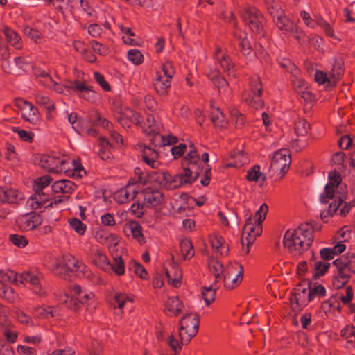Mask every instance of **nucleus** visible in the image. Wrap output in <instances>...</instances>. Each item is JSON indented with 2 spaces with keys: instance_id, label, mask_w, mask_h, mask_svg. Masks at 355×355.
Instances as JSON below:
<instances>
[{
  "instance_id": "nucleus-1",
  "label": "nucleus",
  "mask_w": 355,
  "mask_h": 355,
  "mask_svg": "<svg viewBox=\"0 0 355 355\" xmlns=\"http://www.w3.org/2000/svg\"><path fill=\"white\" fill-rule=\"evenodd\" d=\"M182 165L183 173L174 176L171 175V178H168V190L177 189L185 184H191L200 176L202 168L199 155L193 144H190L189 150L184 157Z\"/></svg>"
},
{
  "instance_id": "nucleus-2",
  "label": "nucleus",
  "mask_w": 355,
  "mask_h": 355,
  "mask_svg": "<svg viewBox=\"0 0 355 355\" xmlns=\"http://www.w3.org/2000/svg\"><path fill=\"white\" fill-rule=\"evenodd\" d=\"M40 164L42 168L49 172L66 173L73 167V175L82 178L86 172L82 165L74 159H70L68 155L52 153L51 154H43L40 156Z\"/></svg>"
},
{
  "instance_id": "nucleus-3",
  "label": "nucleus",
  "mask_w": 355,
  "mask_h": 355,
  "mask_svg": "<svg viewBox=\"0 0 355 355\" xmlns=\"http://www.w3.org/2000/svg\"><path fill=\"white\" fill-rule=\"evenodd\" d=\"M70 294L71 296H66L64 303L71 309H79L80 304L87 307L95 305V295L88 291L82 290L79 285H73L71 288Z\"/></svg>"
},
{
  "instance_id": "nucleus-4",
  "label": "nucleus",
  "mask_w": 355,
  "mask_h": 355,
  "mask_svg": "<svg viewBox=\"0 0 355 355\" xmlns=\"http://www.w3.org/2000/svg\"><path fill=\"white\" fill-rule=\"evenodd\" d=\"M291 163V153L283 148L275 151L272 157L269 171L272 176L282 179L288 172Z\"/></svg>"
},
{
  "instance_id": "nucleus-5",
  "label": "nucleus",
  "mask_w": 355,
  "mask_h": 355,
  "mask_svg": "<svg viewBox=\"0 0 355 355\" xmlns=\"http://www.w3.org/2000/svg\"><path fill=\"white\" fill-rule=\"evenodd\" d=\"M199 317L196 313L184 315L180 322L179 337L182 344L188 345L199 329Z\"/></svg>"
},
{
  "instance_id": "nucleus-6",
  "label": "nucleus",
  "mask_w": 355,
  "mask_h": 355,
  "mask_svg": "<svg viewBox=\"0 0 355 355\" xmlns=\"http://www.w3.org/2000/svg\"><path fill=\"white\" fill-rule=\"evenodd\" d=\"M55 270L58 275L64 272L76 273L78 275L86 273L87 266L71 254H64L55 261Z\"/></svg>"
},
{
  "instance_id": "nucleus-7",
  "label": "nucleus",
  "mask_w": 355,
  "mask_h": 355,
  "mask_svg": "<svg viewBox=\"0 0 355 355\" xmlns=\"http://www.w3.org/2000/svg\"><path fill=\"white\" fill-rule=\"evenodd\" d=\"M261 223L256 222V220H253L252 217L247 219L243 229L241 240L242 250L245 254L249 253L250 246L254 242L256 238L261 234Z\"/></svg>"
},
{
  "instance_id": "nucleus-8",
  "label": "nucleus",
  "mask_w": 355,
  "mask_h": 355,
  "mask_svg": "<svg viewBox=\"0 0 355 355\" xmlns=\"http://www.w3.org/2000/svg\"><path fill=\"white\" fill-rule=\"evenodd\" d=\"M62 202L60 196L52 198L51 194L46 193L44 191H35L26 201V207L32 209H45L53 207Z\"/></svg>"
},
{
  "instance_id": "nucleus-9",
  "label": "nucleus",
  "mask_w": 355,
  "mask_h": 355,
  "mask_svg": "<svg viewBox=\"0 0 355 355\" xmlns=\"http://www.w3.org/2000/svg\"><path fill=\"white\" fill-rule=\"evenodd\" d=\"M15 105L24 121L31 125H37L41 121V116L38 109L31 102L23 98H17Z\"/></svg>"
},
{
  "instance_id": "nucleus-10",
  "label": "nucleus",
  "mask_w": 355,
  "mask_h": 355,
  "mask_svg": "<svg viewBox=\"0 0 355 355\" xmlns=\"http://www.w3.org/2000/svg\"><path fill=\"white\" fill-rule=\"evenodd\" d=\"M262 84L260 77L254 75L250 81V90L248 92L245 100L255 109H261L263 107V101L261 99Z\"/></svg>"
},
{
  "instance_id": "nucleus-11",
  "label": "nucleus",
  "mask_w": 355,
  "mask_h": 355,
  "mask_svg": "<svg viewBox=\"0 0 355 355\" xmlns=\"http://www.w3.org/2000/svg\"><path fill=\"white\" fill-rule=\"evenodd\" d=\"M242 18L252 32L258 35L263 34V17L262 13L256 8L249 6L245 8L242 13Z\"/></svg>"
},
{
  "instance_id": "nucleus-12",
  "label": "nucleus",
  "mask_w": 355,
  "mask_h": 355,
  "mask_svg": "<svg viewBox=\"0 0 355 355\" xmlns=\"http://www.w3.org/2000/svg\"><path fill=\"white\" fill-rule=\"evenodd\" d=\"M114 118L124 128H130L132 124L141 125L142 116L129 107L121 108L114 113Z\"/></svg>"
},
{
  "instance_id": "nucleus-13",
  "label": "nucleus",
  "mask_w": 355,
  "mask_h": 355,
  "mask_svg": "<svg viewBox=\"0 0 355 355\" xmlns=\"http://www.w3.org/2000/svg\"><path fill=\"white\" fill-rule=\"evenodd\" d=\"M291 306L295 311H300L311 301L309 287L298 286L290 297Z\"/></svg>"
},
{
  "instance_id": "nucleus-14",
  "label": "nucleus",
  "mask_w": 355,
  "mask_h": 355,
  "mask_svg": "<svg viewBox=\"0 0 355 355\" xmlns=\"http://www.w3.org/2000/svg\"><path fill=\"white\" fill-rule=\"evenodd\" d=\"M301 233L293 230H287L284 237V245L294 256L302 254L305 250L300 245L299 236Z\"/></svg>"
},
{
  "instance_id": "nucleus-15",
  "label": "nucleus",
  "mask_w": 355,
  "mask_h": 355,
  "mask_svg": "<svg viewBox=\"0 0 355 355\" xmlns=\"http://www.w3.org/2000/svg\"><path fill=\"white\" fill-rule=\"evenodd\" d=\"M73 92L91 103H95L99 98L98 94L94 91L93 86L88 85L84 79L75 80Z\"/></svg>"
},
{
  "instance_id": "nucleus-16",
  "label": "nucleus",
  "mask_w": 355,
  "mask_h": 355,
  "mask_svg": "<svg viewBox=\"0 0 355 355\" xmlns=\"http://www.w3.org/2000/svg\"><path fill=\"white\" fill-rule=\"evenodd\" d=\"M42 220L40 214L31 212L19 216L17 219V223L21 230L30 231L40 225Z\"/></svg>"
},
{
  "instance_id": "nucleus-17",
  "label": "nucleus",
  "mask_w": 355,
  "mask_h": 355,
  "mask_svg": "<svg viewBox=\"0 0 355 355\" xmlns=\"http://www.w3.org/2000/svg\"><path fill=\"white\" fill-rule=\"evenodd\" d=\"M329 182L326 184L324 191L321 193L320 200L322 203H327L329 200L332 199L334 196V189L341 182L340 174L336 171H331L329 173Z\"/></svg>"
},
{
  "instance_id": "nucleus-18",
  "label": "nucleus",
  "mask_w": 355,
  "mask_h": 355,
  "mask_svg": "<svg viewBox=\"0 0 355 355\" xmlns=\"http://www.w3.org/2000/svg\"><path fill=\"white\" fill-rule=\"evenodd\" d=\"M332 264L336 269L351 276L355 274V254L354 253H347L344 256L339 257L332 262Z\"/></svg>"
},
{
  "instance_id": "nucleus-19",
  "label": "nucleus",
  "mask_w": 355,
  "mask_h": 355,
  "mask_svg": "<svg viewBox=\"0 0 355 355\" xmlns=\"http://www.w3.org/2000/svg\"><path fill=\"white\" fill-rule=\"evenodd\" d=\"M110 305L114 309H119L121 312L126 304H132L133 298L125 292L117 290L112 291L107 297Z\"/></svg>"
},
{
  "instance_id": "nucleus-20",
  "label": "nucleus",
  "mask_w": 355,
  "mask_h": 355,
  "mask_svg": "<svg viewBox=\"0 0 355 355\" xmlns=\"http://www.w3.org/2000/svg\"><path fill=\"white\" fill-rule=\"evenodd\" d=\"M296 232H300L302 235L299 236L300 245L304 247L306 250L311 246L314 239V227L311 223L306 222L302 223L295 229Z\"/></svg>"
},
{
  "instance_id": "nucleus-21",
  "label": "nucleus",
  "mask_w": 355,
  "mask_h": 355,
  "mask_svg": "<svg viewBox=\"0 0 355 355\" xmlns=\"http://www.w3.org/2000/svg\"><path fill=\"white\" fill-rule=\"evenodd\" d=\"M138 193L137 187L135 183H129L125 187L118 190L114 196V200L123 204L134 200Z\"/></svg>"
},
{
  "instance_id": "nucleus-22",
  "label": "nucleus",
  "mask_w": 355,
  "mask_h": 355,
  "mask_svg": "<svg viewBox=\"0 0 355 355\" xmlns=\"http://www.w3.org/2000/svg\"><path fill=\"white\" fill-rule=\"evenodd\" d=\"M143 203L146 207H155L164 200L163 193L156 189L146 188L143 191Z\"/></svg>"
},
{
  "instance_id": "nucleus-23",
  "label": "nucleus",
  "mask_w": 355,
  "mask_h": 355,
  "mask_svg": "<svg viewBox=\"0 0 355 355\" xmlns=\"http://www.w3.org/2000/svg\"><path fill=\"white\" fill-rule=\"evenodd\" d=\"M213 58L224 71H229L234 67V63L227 55V51L223 50L218 45H215Z\"/></svg>"
},
{
  "instance_id": "nucleus-24",
  "label": "nucleus",
  "mask_w": 355,
  "mask_h": 355,
  "mask_svg": "<svg viewBox=\"0 0 355 355\" xmlns=\"http://www.w3.org/2000/svg\"><path fill=\"white\" fill-rule=\"evenodd\" d=\"M354 206H355V199L347 204L346 202L343 203V200L339 197L338 200H336L329 205L328 213L330 215L336 214L342 216H345Z\"/></svg>"
},
{
  "instance_id": "nucleus-25",
  "label": "nucleus",
  "mask_w": 355,
  "mask_h": 355,
  "mask_svg": "<svg viewBox=\"0 0 355 355\" xmlns=\"http://www.w3.org/2000/svg\"><path fill=\"white\" fill-rule=\"evenodd\" d=\"M141 157L142 161L152 168H157L160 165L159 153L150 147L144 146L142 148Z\"/></svg>"
},
{
  "instance_id": "nucleus-26",
  "label": "nucleus",
  "mask_w": 355,
  "mask_h": 355,
  "mask_svg": "<svg viewBox=\"0 0 355 355\" xmlns=\"http://www.w3.org/2000/svg\"><path fill=\"white\" fill-rule=\"evenodd\" d=\"M91 260L92 263L98 268L107 272H110V262L105 254L99 249H94L92 250Z\"/></svg>"
},
{
  "instance_id": "nucleus-27",
  "label": "nucleus",
  "mask_w": 355,
  "mask_h": 355,
  "mask_svg": "<svg viewBox=\"0 0 355 355\" xmlns=\"http://www.w3.org/2000/svg\"><path fill=\"white\" fill-rule=\"evenodd\" d=\"M211 247L221 255H227L229 248L223 237L217 233L211 234L209 236Z\"/></svg>"
},
{
  "instance_id": "nucleus-28",
  "label": "nucleus",
  "mask_w": 355,
  "mask_h": 355,
  "mask_svg": "<svg viewBox=\"0 0 355 355\" xmlns=\"http://www.w3.org/2000/svg\"><path fill=\"white\" fill-rule=\"evenodd\" d=\"M209 118L216 128L223 130L227 128V121L219 107L211 105Z\"/></svg>"
},
{
  "instance_id": "nucleus-29",
  "label": "nucleus",
  "mask_w": 355,
  "mask_h": 355,
  "mask_svg": "<svg viewBox=\"0 0 355 355\" xmlns=\"http://www.w3.org/2000/svg\"><path fill=\"white\" fill-rule=\"evenodd\" d=\"M76 186L69 180H60L53 183L51 189L55 193H72Z\"/></svg>"
},
{
  "instance_id": "nucleus-30",
  "label": "nucleus",
  "mask_w": 355,
  "mask_h": 355,
  "mask_svg": "<svg viewBox=\"0 0 355 355\" xmlns=\"http://www.w3.org/2000/svg\"><path fill=\"white\" fill-rule=\"evenodd\" d=\"M171 78L162 76L161 73H157L154 83V87L157 93L160 96L167 95L171 87Z\"/></svg>"
},
{
  "instance_id": "nucleus-31",
  "label": "nucleus",
  "mask_w": 355,
  "mask_h": 355,
  "mask_svg": "<svg viewBox=\"0 0 355 355\" xmlns=\"http://www.w3.org/2000/svg\"><path fill=\"white\" fill-rule=\"evenodd\" d=\"M273 20L278 28L284 33H292L295 31L296 25L285 16L284 12Z\"/></svg>"
},
{
  "instance_id": "nucleus-32",
  "label": "nucleus",
  "mask_w": 355,
  "mask_h": 355,
  "mask_svg": "<svg viewBox=\"0 0 355 355\" xmlns=\"http://www.w3.org/2000/svg\"><path fill=\"white\" fill-rule=\"evenodd\" d=\"M42 279V275L36 271H26L19 275L18 282L21 284L29 283L33 286L40 283Z\"/></svg>"
},
{
  "instance_id": "nucleus-33",
  "label": "nucleus",
  "mask_w": 355,
  "mask_h": 355,
  "mask_svg": "<svg viewBox=\"0 0 355 355\" xmlns=\"http://www.w3.org/2000/svg\"><path fill=\"white\" fill-rule=\"evenodd\" d=\"M351 277L349 274L336 268L332 276V286L336 289H340L349 282Z\"/></svg>"
},
{
  "instance_id": "nucleus-34",
  "label": "nucleus",
  "mask_w": 355,
  "mask_h": 355,
  "mask_svg": "<svg viewBox=\"0 0 355 355\" xmlns=\"http://www.w3.org/2000/svg\"><path fill=\"white\" fill-rule=\"evenodd\" d=\"M165 274L168 278L169 284L173 285L174 287H178L180 285L182 271L178 266L172 265L170 269L166 268Z\"/></svg>"
},
{
  "instance_id": "nucleus-35",
  "label": "nucleus",
  "mask_w": 355,
  "mask_h": 355,
  "mask_svg": "<svg viewBox=\"0 0 355 355\" xmlns=\"http://www.w3.org/2000/svg\"><path fill=\"white\" fill-rule=\"evenodd\" d=\"M19 193L12 188L0 187V201L6 203H16L19 198Z\"/></svg>"
},
{
  "instance_id": "nucleus-36",
  "label": "nucleus",
  "mask_w": 355,
  "mask_h": 355,
  "mask_svg": "<svg viewBox=\"0 0 355 355\" xmlns=\"http://www.w3.org/2000/svg\"><path fill=\"white\" fill-rule=\"evenodd\" d=\"M3 33L7 42L16 49H20L22 47L21 38L16 31L6 27L3 28Z\"/></svg>"
},
{
  "instance_id": "nucleus-37",
  "label": "nucleus",
  "mask_w": 355,
  "mask_h": 355,
  "mask_svg": "<svg viewBox=\"0 0 355 355\" xmlns=\"http://www.w3.org/2000/svg\"><path fill=\"white\" fill-rule=\"evenodd\" d=\"M184 308V305L180 300L176 297H170L166 302V309L174 315L180 314Z\"/></svg>"
},
{
  "instance_id": "nucleus-38",
  "label": "nucleus",
  "mask_w": 355,
  "mask_h": 355,
  "mask_svg": "<svg viewBox=\"0 0 355 355\" xmlns=\"http://www.w3.org/2000/svg\"><path fill=\"white\" fill-rule=\"evenodd\" d=\"M0 297L10 303L15 302L19 299L18 294L14 291L13 288L2 282H0Z\"/></svg>"
},
{
  "instance_id": "nucleus-39",
  "label": "nucleus",
  "mask_w": 355,
  "mask_h": 355,
  "mask_svg": "<svg viewBox=\"0 0 355 355\" xmlns=\"http://www.w3.org/2000/svg\"><path fill=\"white\" fill-rule=\"evenodd\" d=\"M181 254L184 260L191 259L195 254L193 244L189 239H184L180 243Z\"/></svg>"
},
{
  "instance_id": "nucleus-40",
  "label": "nucleus",
  "mask_w": 355,
  "mask_h": 355,
  "mask_svg": "<svg viewBox=\"0 0 355 355\" xmlns=\"http://www.w3.org/2000/svg\"><path fill=\"white\" fill-rule=\"evenodd\" d=\"M236 39L240 51L245 58H248L251 55L252 46L246 35L241 34L238 37L236 36Z\"/></svg>"
},
{
  "instance_id": "nucleus-41",
  "label": "nucleus",
  "mask_w": 355,
  "mask_h": 355,
  "mask_svg": "<svg viewBox=\"0 0 355 355\" xmlns=\"http://www.w3.org/2000/svg\"><path fill=\"white\" fill-rule=\"evenodd\" d=\"M35 100L37 104L44 105L49 112H52L55 110V105L49 96L37 92L34 94Z\"/></svg>"
},
{
  "instance_id": "nucleus-42",
  "label": "nucleus",
  "mask_w": 355,
  "mask_h": 355,
  "mask_svg": "<svg viewBox=\"0 0 355 355\" xmlns=\"http://www.w3.org/2000/svg\"><path fill=\"white\" fill-rule=\"evenodd\" d=\"M126 230L129 231L132 237L141 243L144 240L141 226L136 221L130 222L126 225Z\"/></svg>"
},
{
  "instance_id": "nucleus-43",
  "label": "nucleus",
  "mask_w": 355,
  "mask_h": 355,
  "mask_svg": "<svg viewBox=\"0 0 355 355\" xmlns=\"http://www.w3.org/2000/svg\"><path fill=\"white\" fill-rule=\"evenodd\" d=\"M55 311L53 306H37L34 309L33 314L38 318L48 319L54 316Z\"/></svg>"
},
{
  "instance_id": "nucleus-44",
  "label": "nucleus",
  "mask_w": 355,
  "mask_h": 355,
  "mask_svg": "<svg viewBox=\"0 0 355 355\" xmlns=\"http://www.w3.org/2000/svg\"><path fill=\"white\" fill-rule=\"evenodd\" d=\"M243 274H236L223 277L224 286L227 289H234L237 287L243 280Z\"/></svg>"
},
{
  "instance_id": "nucleus-45",
  "label": "nucleus",
  "mask_w": 355,
  "mask_h": 355,
  "mask_svg": "<svg viewBox=\"0 0 355 355\" xmlns=\"http://www.w3.org/2000/svg\"><path fill=\"white\" fill-rule=\"evenodd\" d=\"M208 76L212 80L214 85L218 88L220 93L226 91L228 87V83L218 72H216L213 76L208 75Z\"/></svg>"
},
{
  "instance_id": "nucleus-46",
  "label": "nucleus",
  "mask_w": 355,
  "mask_h": 355,
  "mask_svg": "<svg viewBox=\"0 0 355 355\" xmlns=\"http://www.w3.org/2000/svg\"><path fill=\"white\" fill-rule=\"evenodd\" d=\"M331 266L330 263L322 261L321 260H315L313 262V268L314 270V276L321 277L323 276L329 269Z\"/></svg>"
},
{
  "instance_id": "nucleus-47",
  "label": "nucleus",
  "mask_w": 355,
  "mask_h": 355,
  "mask_svg": "<svg viewBox=\"0 0 355 355\" xmlns=\"http://www.w3.org/2000/svg\"><path fill=\"white\" fill-rule=\"evenodd\" d=\"M264 4L273 19L284 12L279 3L275 0H264Z\"/></svg>"
},
{
  "instance_id": "nucleus-48",
  "label": "nucleus",
  "mask_w": 355,
  "mask_h": 355,
  "mask_svg": "<svg viewBox=\"0 0 355 355\" xmlns=\"http://www.w3.org/2000/svg\"><path fill=\"white\" fill-rule=\"evenodd\" d=\"M295 132L299 136H306L310 130V124L304 119H298L295 123Z\"/></svg>"
},
{
  "instance_id": "nucleus-49",
  "label": "nucleus",
  "mask_w": 355,
  "mask_h": 355,
  "mask_svg": "<svg viewBox=\"0 0 355 355\" xmlns=\"http://www.w3.org/2000/svg\"><path fill=\"white\" fill-rule=\"evenodd\" d=\"M150 178L160 187L168 189V178H171V174L163 171L156 172Z\"/></svg>"
},
{
  "instance_id": "nucleus-50",
  "label": "nucleus",
  "mask_w": 355,
  "mask_h": 355,
  "mask_svg": "<svg viewBox=\"0 0 355 355\" xmlns=\"http://www.w3.org/2000/svg\"><path fill=\"white\" fill-rule=\"evenodd\" d=\"M110 272H114L116 275H123L125 272V266L122 258L119 256L114 257L113 263H110Z\"/></svg>"
},
{
  "instance_id": "nucleus-51",
  "label": "nucleus",
  "mask_w": 355,
  "mask_h": 355,
  "mask_svg": "<svg viewBox=\"0 0 355 355\" xmlns=\"http://www.w3.org/2000/svg\"><path fill=\"white\" fill-rule=\"evenodd\" d=\"M100 144L101 148L98 150V156L103 160L109 159L111 157V154L108 148H110L112 144H110L105 138H101Z\"/></svg>"
},
{
  "instance_id": "nucleus-52",
  "label": "nucleus",
  "mask_w": 355,
  "mask_h": 355,
  "mask_svg": "<svg viewBox=\"0 0 355 355\" xmlns=\"http://www.w3.org/2000/svg\"><path fill=\"white\" fill-rule=\"evenodd\" d=\"M236 274H243V266L236 262L231 263L224 268L223 276L227 277Z\"/></svg>"
},
{
  "instance_id": "nucleus-53",
  "label": "nucleus",
  "mask_w": 355,
  "mask_h": 355,
  "mask_svg": "<svg viewBox=\"0 0 355 355\" xmlns=\"http://www.w3.org/2000/svg\"><path fill=\"white\" fill-rule=\"evenodd\" d=\"M69 85H64L60 83H58L55 81V85H53L51 89L54 90L55 92L61 94H67L73 92V86L75 85V80L71 82H69Z\"/></svg>"
},
{
  "instance_id": "nucleus-54",
  "label": "nucleus",
  "mask_w": 355,
  "mask_h": 355,
  "mask_svg": "<svg viewBox=\"0 0 355 355\" xmlns=\"http://www.w3.org/2000/svg\"><path fill=\"white\" fill-rule=\"evenodd\" d=\"M12 131L17 133L19 138L24 142L31 143L33 141L35 134L31 131L22 130L18 127H13Z\"/></svg>"
},
{
  "instance_id": "nucleus-55",
  "label": "nucleus",
  "mask_w": 355,
  "mask_h": 355,
  "mask_svg": "<svg viewBox=\"0 0 355 355\" xmlns=\"http://www.w3.org/2000/svg\"><path fill=\"white\" fill-rule=\"evenodd\" d=\"M208 266L210 271L213 272L216 279L220 277V275H223L224 268L219 261L214 259H210Z\"/></svg>"
},
{
  "instance_id": "nucleus-56",
  "label": "nucleus",
  "mask_w": 355,
  "mask_h": 355,
  "mask_svg": "<svg viewBox=\"0 0 355 355\" xmlns=\"http://www.w3.org/2000/svg\"><path fill=\"white\" fill-rule=\"evenodd\" d=\"M127 56L128 60L135 65H139L144 61L143 54L138 49H130L128 51Z\"/></svg>"
},
{
  "instance_id": "nucleus-57",
  "label": "nucleus",
  "mask_w": 355,
  "mask_h": 355,
  "mask_svg": "<svg viewBox=\"0 0 355 355\" xmlns=\"http://www.w3.org/2000/svg\"><path fill=\"white\" fill-rule=\"evenodd\" d=\"M18 276L16 272L12 270L0 271V282L5 283H18Z\"/></svg>"
},
{
  "instance_id": "nucleus-58",
  "label": "nucleus",
  "mask_w": 355,
  "mask_h": 355,
  "mask_svg": "<svg viewBox=\"0 0 355 355\" xmlns=\"http://www.w3.org/2000/svg\"><path fill=\"white\" fill-rule=\"evenodd\" d=\"M202 297L207 306H209L215 300L216 290L211 286L205 287L201 292Z\"/></svg>"
},
{
  "instance_id": "nucleus-59",
  "label": "nucleus",
  "mask_w": 355,
  "mask_h": 355,
  "mask_svg": "<svg viewBox=\"0 0 355 355\" xmlns=\"http://www.w3.org/2000/svg\"><path fill=\"white\" fill-rule=\"evenodd\" d=\"M52 179L49 175H44L37 178L33 186L34 191H44L49 185Z\"/></svg>"
},
{
  "instance_id": "nucleus-60",
  "label": "nucleus",
  "mask_w": 355,
  "mask_h": 355,
  "mask_svg": "<svg viewBox=\"0 0 355 355\" xmlns=\"http://www.w3.org/2000/svg\"><path fill=\"white\" fill-rule=\"evenodd\" d=\"M90 119L94 124L101 125L104 128L110 129L111 123L105 118L102 117L98 112H94L90 114Z\"/></svg>"
},
{
  "instance_id": "nucleus-61",
  "label": "nucleus",
  "mask_w": 355,
  "mask_h": 355,
  "mask_svg": "<svg viewBox=\"0 0 355 355\" xmlns=\"http://www.w3.org/2000/svg\"><path fill=\"white\" fill-rule=\"evenodd\" d=\"M70 227L76 231L79 235H83L85 233L87 226L80 220L72 218L69 220Z\"/></svg>"
},
{
  "instance_id": "nucleus-62",
  "label": "nucleus",
  "mask_w": 355,
  "mask_h": 355,
  "mask_svg": "<svg viewBox=\"0 0 355 355\" xmlns=\"http://www.w3.org/2000/svg\"><path fill=\"white\" fill-rule=\"evenodd\" d=\"M308 287L311 300L316 297H321L325 295L326 290L324 287L320 284H314L312 287Z\"/></svg>"
},
{
  "instance_id": "nucleus-63",
  "label": "nucleus",
  "mask_w": 355,
  "mask_h": 355,
  "mask_svg": "<svg viewBox=\"0 0 355 355\" xmlns=\"http://www.w3.org/2000/svg\"><path fill=\"white\" fill-rule=\"evenodd\" d=\"M231 121L234 123L236 128H240L245 123V117L237 110L233 109L230 111Z\"/></svg>"
},
{
  "instance_id": "nucleus-64",
  "label": "nucleus",
  "mask_w": 355,
  "mask_h": 355,
  "mask_svg": "<svg viewBox=\"0 0 355 355\" xmlns=\"http://www.w3.org/2000/svg\"><path fill=\"white\" fill-rule=\"evenodd\" d=\"M353 295L352 288L351 286H347L345 290V292L338 293L336 295V297L344 304H348L352 301Z\"/></svg>"
}]
</instances>
